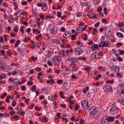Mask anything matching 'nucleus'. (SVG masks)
Segmentation results:
<instances>
[{
  "mask_svg": "<svg viewBox=\"0 0 124 124\" xmlns=\"http://www.w3.org/2000/svg\"><path fill=\"white\" fill-rule=\"evenodd\" d=\"M89 113L90 115H92L94 118H98V117H99V113L96 111V107H91L89 110Z\"/></svg>",
  "mask_w": 124,
  "mask_h": 124,
  "instance_id": "1",
  "label": "nucleus"
},
{
  "mask_svg": "<svg viewBox=\"0 0 124 124\" xmlns=\"http://www.w3.org/2000/svg\"><path fill=\"white\" fill-rule=\"evenodd\" d=\"M74 53L76 56H81L84 53V50L80 47H76L74 49Z\"/></svg>",
  "mask_w": 124,
  "mask_h": 124,
  "instance_id": "2",
  "label": "nucleus"
},
{
  "mask_svg": "<svg viewBox=\"0 0 124 124\" xmlns=\"http://www.w3.org/2000/svg\"><path fill=\"white\" fill-rule=\"evenodd\" d=\"M48 29L51 34H56L57 33V29H56L55 25L50 24Z\"/></svg>",
  "mask_w": 124,
  "mask_h": 124,
  "instance_id": "3",
  "label": "nucleus"
},
{
  "mask_svg": "<svg viewBox=\"0 0 124 124\" xmlns=\"http://www.w3.org/2000/svg\"><path fill=\"white\" fill-rule=\"evenodd\" d=\"M81 106L83 108V109H88L89 108V102L83 100L81 102Z\"/></svg>",
  "mask_w": 124,
  "mask_h": 124,
  "instance_id": "4",
  "label": "nucleus"
},
{
  "mask_svg": "<svg viewBox=\"0 0 124 124\" xmlns=\"http://www.w3.org/2000/svg\"><path fill=\"white\" fill-rule=\"evenodd\" d=\"M104 91L105 92H113V89H112V86L107 85L106 86H104Z\"/></svg>",
  "mask_w": 124,
  "mask_h": 124,
  "instance_id": "5",
  "label": "nucleus"
},
{
  "mask_svg": "<svg viewBox=\"0 0 124 124\" xmlns=\"http://www.w3.org/2000/svg\"><path fill=\"white\" fill-rule=\"evenodd\" d=\"M100 47H109L110 45H109V42L106 41L105 42H102L99 44Z\"/></svg>",
  "mask_w": 124,
  "mask_h": 124,
  "instance_id": "6",
  "label": "nucleus"
},
{
  "mask_svg": "<svg viewBox=\"0 0 124 124\" xmlns=\"http://www.w3.org/2000/svg\"><path fill=\"white\" fill-rule=\"evenodd\" d=\"M111 71L112 73H116V72H119L120 71V67L117 66H112L111 67Z\"/></svg>",
  "mask_w": 124,
  "mask_h": 124,
  "instance_id": "7",
  "label": "nucleus"
},
{
  "mask_svg": "<svg viewBox=\"0 0 124 124\" xmlns=\"http://www.w3.org/2000/svg\"><path fill=\"white\" fill-rule=\"evenodd\" d=\"M41 9L43 11H47L48 6H47L46 2H43V6H42Z\"/></svg>",
  "mask_w": 124,
  "mask_h": 124,
  "instance_id": "8",
  "label": "nucleus"
},
{
  "mask_svg": "<svg viewBox=\"0 0 124 124\" xmlns=\"http://www.w3.org/2000/svg\"><path fill=\"white\" fill-rule=\"evenodd\" d=\"M110 112L111 113L114 112V113H118L119 112V108H117V107H113L111 108L109 110Z\"/></svg>",
  "mask_w": 124,
  "mask_h": 124,
  "instance_id": "9",
  "label": "nucleus"
},
{
  "mask_svg": "<svg viewBox=\"0 0 124 124\" xmlns=\"http://www.w3.org/2000/svg\"><path fill=\"white\" fill-rule=\"evenodd\" d=\"M68 61L70 62H78V59L74 58L73 57H69L68 59Z\"/></svg>",
  "mask_w": 124,
  "mask_h": 124,
  "instance_id": "10",
  "label": "nucleus"
},
{
  "mask_svg": "<svg viewBox=\"0 0 124 124\" xmlns=\"http://www.w3.org/2000/svg\"><path fill=\"white\" fill-rule=\"evenodd\" d=\"M77 31L78 33H79V34L82 33L84 31V30H83V28L81 27L77 28Z\"/></svg>",
  "mask_w": 124,
  "mask_h": 124,
  "instance_id": "11",
  "label": "nucleus"
},
{
  "mask_svg": "<svg viewBox=\"0 0 124 124\" xmlns=\"http://www.w3.org/2000/svg\"><path fill=\"white\" fill-rule=\"evenodd\" d=\"M6 67L4 66L3 64H2L1 62H0V69H1L2 70H5V71H7L8 70V69L7 70L5 69Z\"/></svg>",
  "mask_w": 124,
  "mask_h": 124,
  "instance_id": "12",
  "label": "nucleus"
},
{
  "mask_svg": "<svg viewBox=\"0 0 124 124\" xmlns=\"http://www.w3.org/2000/svg\"><path fill=\"white\" fill-rule=\"evenodd\" d=\"M52 42H53V43H55V44H61V41L60 40L55 39L52 40Z\"/></svg>",
  "mask_w": 124,
  "mask_h": 124,
  "instance_id": "13",
  "label": "nucleus"
},
{
  "mask_svg": "<svg viewBox=\"0 0 124 124\" xmlns=\"http://www.w3.org/2000/svg\"><path fill=\"white\" fill-rule=\"evenodd\" d=\"M88 16L89 17V18L92 19V18H93V17H94V14H93V13L92 12H90L88 14Z\"/></svg>",
  "mask_w": 124,
  "mask_h": 124,
  "instance_id": "14",
  "label": "nucleus"
},
{
  "mask_svg": "<svg viewBox=\"0 0 124 124\" xmlns=\"http://www.w3.org/2000/svg\"><path fill=\"white\" fill-rule=\"evenodd\" d=\"M92 58L93 59H98V57H97V53H93L91 55Z\"/></svg>",
  "mask_w": 124,
  "mask_h": 124,
  "instance_id": "15",
  "label": "nucleus"
},
{
  "mask_svg": "<svg viewBox=\"0 0 124 124\" xmlns=\"http://www.w3.org/2000/svg\"><path fill=\"white\" fill-rule=\"evenodd\" d=\"M32 14L34 17H37V10L34 9L32 10Z\"/></svg>",
  "mask_w": 124,
  "mask_h": 124,
  "instance_id": "16",
  "label": "nucleus"
},
{
  "mask_svg": "<svg viewBox=\"0 0 124 124\" xmlns=\"http://www.w3.org/2000/svg\"><path fill=\"white\" fill-rule=\"evenodd\" d=\"M63 36L64 37H69V36H70V32H68V31H66L64 34H63Z\"/></svg>",
  "mask_w": 124,
  "mask_h": 124,
  "instance_id": "17",
  "label": "nucleus"
},
{
  "mask_svg": "<svg viewBox=\"0 0 124 124\" xmlns=\"http://www.w3.org/2000/svg\"><path fill=\"white\" fill-rule=\"evenodd\" d=\"M19 12L20 13V15H27V12L26 11H24V10H20L19 11Z\"/></svg>",
  "mask_w": 124,
  "mask_h": 124,
  "instance_id": "18",
  "label": "nucleus"
},
{
  "mask_svg": "<svg viewBox=\"0 0 124 124\" xmlns=\"http://www.w3.org/2000/svg\"><path fill=\"white\" fill-rule=\"evenodd\" d=\"M14 21V17L12 16H9V23H12Z\"/></svg>",
  "mask_w": 124,
  "mask_h": 124,
  "instance_id": "19",
  "label": "nucleus"
},
{
  "mask_svg": "<svg viewBox=\"0 0 124 124\" xmlns=\"http://www.w3.org/2000/svg\"><path fill=\"white\" fill-rule=\"evenodd\" d=\"M114 120H115V118H114V117H108V119H107L108 122H109V121L110 122H114Z\"/></svg>",
  "mask_w": 124,
  "mask_h": 124,
  "instance_id": "20",
  "label": "nucleus"
},
{
  "mask_svg": "<svg viewBox=\"0 0 124 124\" xmlns=\"http://www.w3.org/2000/svg\"><path fill=\"white\" fill-rule=\"evenodd\" d=\"M92 50L93 51H95V50H97V49H98V45H94L92 47Z\"/></svg>",
  "mask_w": 124,
  "mask_h": 124,
  "instance_id": "21",
  "label": "nucleus"
},
{
  "mask_svg": "<svg viewBox=\"0 0 124 124\" xmlns=\"http://www.w3.org/2000/svg\"><path fill=\"white\" fill-rule=\"evenodd\" d=\"M117 36L119 38H123V37H124V34H123V33H122L121 32H118L117 33Z\"/></svg>",
  "mask_w": 124,
  "mask_h": 124,
  "instance_id": "22",
  "label": "nucleus"
},
{
  "mask_svg": "<svg viewBox=\"0 0 124 124\" xmlns=\"http://www.w3.org/2000/svg\"><path fill=\"white\" fill-rule=\"evenodd\" d=\"M56 60L59 62H62V57L60 56H57Z\"/></svg>",
  "mask_w": 124,
  "mask_h": 124,
  "instance_id": "23",
  "label": "nucleus"
},
{
  "mask_svg": "<svg viewBox=\"0 0 124 124\" xmlns=\"http://www.w3.org/2000/svg\"><path fill=\"white\" fill-rule=\"evenodd\" d=\"M77 44L80 46V47H83L84 46V44L83 43L80 42L79 41L77 42Z\"/></svg>",
  "mask_w": 124,
  "mask_h": 124,
  "instance_id": "24",
  "label": "nucleus"
},
{
  "mask_svg": "<svg viewBox=\"0 0 124 124\" xmlns=\"http://www.w3.org/2000/svg\"><path fill=\"white\" fill-rule=\"evenodd\" d=\"M60 94L61 97H62V99L65 98V96H64V95H63V92H62V91L60 92Z\"/></svg>",
  "mask_w": 124,
  "mask_h": 124,
  "instance_id": "25",
  "label": "nucleus"
},
{
  "mask_svg": "<svg viewBox=\"0 0 124 124\" xmlns=\"http://www.w3.org/2000/svg\"><path fill=\"white\" fill-rule=\"evenodd\" d=\"M78 60L79 61H86V57H82V56H80L79 58H78Z\"/></svg>",
  "mask_w": 124,
  "mask_h": 124,
  "instance_id": "26",
  "label": "nucleus"
},
{
  "mask_svg": "<svg viewBox=\"0 0 124 124\" xmlns=\"http://www.w3.org/2000/svg\"><path fill=\"white\" fill-rule=\"evenodd\" d=\"M103 56V53L102 52H99L98 54H97V57H98V59H99L100 57H102Z\"/></svg>",
  "mask_w": 124,
  "mask_h": 124,
  "instance_id": "27",
  "label": "nucleus"
},
{
  "mask_svg": "<svg viewBox=\"0 0 124 124\" xmlns=\"http://www.w3.org/2000/svg\"><path fill=\"white\" fill-rule=\"evenodd\" d=\"M81 16H82V13L80 12H78L77 13V17L78 18H79V17H81Z\"/></svg>",
  "mask_w": 124,
  "mask_h": 124,
  "instance_id": "28",
  "label": "nucleus"
},
{
  "mask_svg": "<svg viewBox=\"0 0 124 124\" xmlns=\"http://www.w3.org/2000/svg\"><path fill=\"white\" fill-rule=\"evenodd\" d=\"M37 57H34L33 56L31 57V59L32 60V61H33L34 62H35V61H37Z\"/></svg>",
  "mask_w": 124,
  "mask_h": 124,
  "instance_id": "29",
  "label": "nucleus"
},
{
  "mask_svg": "<svg viewBox=\"0 0 124 124\" xmlns=\"http://www.w3.org/2000/svg\"><path fill=\"white\" fill-rule=\"evenodd\" d=\"M53 54H54L53 52H48L47 54V58H51V57H52V55H53Z\"/></svg>",
  "mask_w": 124,
  "mask_h": 124,
  "instance_id": "30",
  "label": "nucleus"
},
{
  "mask_svg": "<svg viewBox=\"0 0 124 124\" xmlns=\"http://www.w3.org/2000/svg\"><path fill=\"white\" fill-rule=\"evenodd\" d=\"M46 19L47 20L48 19H49L51 20V19H53V16H46Z\"/></svg>",
  "mask_w": 124,
  "mask_h": 124,
  "instance_id": "31",
  "label": "nucleus"
},
{
  "mask_svg": "<svg viewBox=\"0 0 124 124\" xmlns=\"http://www.w3.org/2000/svg\"><path fill=\"white\" fill-rule=\"evenodd\" d=\"M98 2H99V0H93V4H95L96 5V4H98Z\"/></svg>",
  "mask_w": 124,
  "mask_h": 124,
  "instance_id": "32",
  "label": "nucleus"
},
{
  "mask_svg": "<svg viewBox=\"0 0 124 124\" xmlns=\"http://www.w3.org/2000/svg\"><path fill=\"white\" fill-rule=\"evenodd\" d=\"M84 70L85 71H88V72H90V71H89V70H91V67H90L89 66L85 67V68H84Z\"/></svg>",
  "mask_w": 124,
  "mask_h": 124,
  "instance_id": "33",
  "label": "nucleus"
},
{
  "mask_svg": "<svg viewBox=\"0 0 124 124\" xmlns=\"http://www.w3.org/2000/svg\"><path fill=\"white\" fill-rule=\"evenodd\" d=\"M70 72H71V71H70V70H67L65 73V74L66 75H69L70 74Z\"/></svg>",
  "mask_w": 124,
  "mask_h": 124,
  "instance_id": "34",
  "label": "nucleus"
},
{
  "mask_svg": "<svg viewBox=\"0 0 124 124\" xmlns=\"http://www.w3.org/2000/svg\"><path fill=\"white\" fill-rule=\"evenodd\" d=\"M22 5H27L28 4V2L26 1H23L21 2Z\"/></svg>",
  "mask_w": 124,
  "mask_h": 124,
  "instance_id": "35",
  "label": "nucleus"
},
{
  "mask_svg": "<svg viewBox=\"0 0 124 124\" xmlns=\"http://www.w3.org/2000/svg\"><path fill=\"white\" fill-rule=\"evenodd\" d=\"M60 107H62V108H63L64 109H65L66 108V105L64 104H61L60 105Z\"/></svg>",
  "mask_w": 124,
  "mask_h": 124,
  "instance_id": "36",
  "label": "nucleus"
},
{
  "mask_svg": "<svg viewBox=\"0 0 124 124\" xmlns=\"http://www.w3.org/2000/svg\"><path fill=\"white\" fill-rule=\"evenodd\" d=\"M118 25V27H124V23L119 22Z\"/></svg>",
  "mask_w": 124,
  "mask_h": 124,
  "instance_id": "37",
  "label": "nucleus"
},
{
  "mask_svg": "<svg viewBox=\"0 0 124 124\" xmlns=\"http://www.w3.org/2000/svg\"><path fill=\"white\" fill-rule=\"evenodd\" d=\"M0 43H3V42H4L3 41V37L0 36Z\"/></svg>",
  "mask_w": 124,
  "mask_h": 124,
  "instance_id": "38",
  "label": "nucleus"
},
{
  "mask_svg": "<svg viewBox=\"0 0 124 124\" xmlns=\"http://www.w3.org/2000/svg\"><path fill=\"white\" fill-rule=\"evenodd\" d=\"M24 29H25V27H22L20 29V31L22 33H24Z\"/></svg>",
  "mask_w": 124,
  "mask_h": 124,
  "instance_id": "39",
  "label": "nucleus"
},
{
  "mask_svg": "<svg viewBox=\"0 0 124 124\" xmlns=\"http://www.w3.org/2000/svg\"><path fill=\"white\" fill-rule=\"evenodd\" d=\"M17 51H18V53L20 54V55L22 54V49L20 47H18L17 48Z\"/></svg>",
  "mask_w": 124,
  "mask_h": 124,
  "instance_id": "40",
  "label": "nucleus"
},
{
  "mask_svg": "<svg viewBox=\"0 0 124 124\" xmlns=\"http://www.w3.org/2000/svg\"><path fill=\"white\" fill-rule=\"evenodd\" d=\"M35 70H36V71H37L38 72H40V71H41V68L37 67L35 69Z\"/></svg>",
  "mask_w": 124,
  "mask_h": 124,
  "instance_id": "41",
  "label": "nucleus"
},
{
  "mask_svg": "<svg viewBox=\"0 0 124 124\" xmlns=\"http://www.w3.org/2000/svg\"><path fill=\"white\" fill-rule=\"evenodd\" d=\"M99 25H100V22H97L96 24H95L94 25L95 28H98V26H99Z\"/></svg>",
  "mask_w": 124,
  "mask_h": 124,
  "instance_id": "42",
  "label": "nucleus"
},
{
  "mask_svg": "<svg viewBox=\"0 0 124 124\" xmlns=\"http://www.w3.org/2000/svg\"><path fill=\"white\" fill-rule=\"evenodd\" d=\"M117 59L119 62H123V58L120 57V56H118Z\"/></svg>",
  "mask_w": 124,
  "mask_h": 124,
  "instance_id": "43",
  "label": "nucleus"
},
{
  "mask_svg": "<svg viewBox=\"0 0 124 124\" xmlns=\"http://www.w3.org/2000/svg\"><path fill=\"white\" fill-rule=\"evenodd\" d=\"M19 81H13V84H14V86H16V87H17V86H18V82Z\"/></svg>",
  "mask_w": 124,
  "mask_h": 124,
  "instance_id": "44",
  "label": "nucleus"
},
{
  "mask_svg": "<svg viewBox=\"0 0 124 124\" xmlns=\"http://www.w3.org/2000/svg\"><path fill=\"white\" fill-rule=\"evenodd\" d=\"M57 16H58V17L60 18V17H62V13H61V12H58Z\"/></svg>",
  "mask_w": 124,
  "mask_h": 124,
  "instance_id": "45",
  "label": "nucleus"
},
{
  "mask_svg": "<svg viewBox=\"0 0 124 124\" xmlns=\"http://www.w3.org/2000/svg\"><path fill=\"white\" fill-rule=\"evenodd\" d=\"M37 5L38 7H41L43 5V3H38Z\"/></svg>",
  "mask_w": 124,
  "mask_h": 124,
  "instance_id": "46",
  "label": "nucleus"
},
{
  "mask_svg": "<svg viewBox=\"0 0 124 124\" xmlns=\"http://www.w3.org/2000/svg\"><path fill=\"white\" fill-rule=\"evenodd\" d=\"M12 106H13V107H15V106H16V101L13 100V103H12Z\"/></svg>",
  "mask_w": 124,
  "mask_h": 124,
  "instance_id": "47",
  "label": "nucleus"
},
{
  "mask_svg": "<svg viewBox=\"0 0 124 124\" xmlns=\"http://www.w3.org/2000/svg\"><path fill=\"white\" fill-rule=\"evenodd\" d=\"M32 89H33V90H32L33 92H35V91H36V86L33 85V86H32Z\"/></svg>",
  "mask_w": 124,
  "mask_h": 124,
  "instance_id": "48",
  "label": "nucleus"
},
{
  "mask_svg": "<svg viewBox=\"0 0 124 124\" xmlns=\"http://www.w3.org/2000/svg\"><path fill=\"white\" fill-rule=\"evenodd\" d=\"M102 7H99V8L97 9L98 12H100L101 11H102Z\"/></svg>",
  "mask_w": 124,
  "mask_h": 124,
  "instance_id": "49",
  "label": "nucleus"
},
{
  "mask_svg": "<svg viewBox=\"0 0 124 124\" xmlns=\"http://www.w3.org/2000/svg\"><path fill=\"white\" fill-rule=\"evenodd\" d=\"M104 40H105V36H102V38H101V41H102V42H103L104 41Z\"/></svg>",
  "mask_w": 124,
  "mask_h": 124,
  "instance_id": "50",
  "label": "nucleus"
},
{
  "mask_svg": "<svg viewBox=\"0 0 124 124\" xmlns=\"http://www.w3.org/2000/svg\"><path fill=\"white\" fill-rule=\"evenodd\" d=\"M101 74L98 75L97 77L95 78L96 80H97L98 78H101Z\"/></svg>",
  "mask_w": 124,
  "mask_h": 124,
  "instance_id": "51",
  "label": "nucleus"
},
{
  "mask_svg": "<svg viewBox=\"0 0 124 124\" xmlns=\"http://www.w3.org/2000/svg\"><path fill=\"white\" fill-rule=\"evenodd\" d=\"M57 84H62V80L60 79L57 81Z\"/></svg>",
  "mask_w": 124,
  "mask_h": 124,
  "instance_id": "52",
  "label": "nucleus"
},
{
  "mask_svg": "<svg viewBox=\"0 0 124 124\" xmlns=\"http://www.w3.org/2000/svg\"><path fill=\"white\" fill-rule=\"evenodd\" d=\"M61 31H62V32H64V31H65V28L64 27H62L61 28Z\"/></svg>",
  "mask_w": 124,
  "mask_h": 124,
  "instance_id": "53",
  "label": "nucleus"
},
{
  "mask_svg": "<svg viewBox=\"0 0 124 124\" xmlns=\"http://www.w3.org/2000/svg\"><path fill=\"white\" fill-rule=\"evenodd\" d=\"M103 23H104L105 24H107V20L105 18H103L102 19Z\"/></svg>",
  "mask_w": 124,
  "mask_h": 124,
  "instance_id": "54",
  "label": "nucleus"
},
{
  "mask_svg": "<svg viewBox=\"0 0 124 124\" xmlns=\"http://www.w3.org/2000/svg\"><path fill=\"white\" fill-rule=\"evenodd\" d=\"M40 17L41 19H43L44 18V17H45V16L44 15H42V14H40Z\"/></svg>",
  "mask_w": 124,
  "mask_h": 124,
  "instance_id": "55",
  "label": "nucleus"
},
{
  "mask_svg": "<svg viewBox=\"0 0 124 124\" xmlns=\"http://www.w3.org/2000/svg\"><path fill=\"white\" fill-rule=\"evenodd\" d=\"M41 36H42V34H40L38 36H37L36 37V39H37V40L39 39V37H41Z\"/></svg>",
  "mask_w": 124,
  "mask_h": 124,
  "instance_id": "56",
  "label": "nucleus"
},
{
  "mask_svg": "<svg viewBox=\"0 0 124 124\" xmlns=\"http://www.w3.org/2000/svg\"><path fill=\"white\" fill-rule=\"evenodd\" d=\"M18 73H19V75L21 76L23 74V72L21 70H19L18 71Z\"/></svg>",
  "mask_w": 124,
  "mask_h": 124,
  "instance_id": "57",
  "label": "nucleus"
},
{
  "mask_svg": "<svg viewBox=\"0 0 124 124\" xmlns=\"http://www.w3.org/2000/svg\"><path fill=\"white\" fill-rule=\"evenodd\" d=\"M3 6L4 7H7L8 6V4H7V3H3Z\"/></svg>",
  "mask_w": 124,
  "mask_h": 124,
  "instance_id": "58",
  "label": "nucleus"
},
{
  "mask_svg": "<svg viewBox=\"0 0 124 124\" xmlns=\"http://www.w3.org/2000/svg\"><path fill=\"white\" fill-rule=\"evenodd\" d=\"M75 36H76L75 35H73L71 36L72 40H75Z\"/></svg>",
  "mask_w": 124,
  "mask_h": 124,
  "instance_id": "59",
  "label": "nucleus"
},
{
  "mask_svg": "<svg viewBox=\"0 0 124 124\" xmlns=\"http://www.w3.org/2000/svg\"><path fill=\"white\" fill-rule=\"evenodd\" d=\"M79 121V124H84V120L82 119H80Z\"/></svg>",
  "mask_w": 124,
  "mask_h": 124,
  "instance_id": "60",
  "label": "nucleus"
},
{
  "mask_svg": "<svg viewBox=\"0 0 124 124\" xmlns=\"http://www.w3.org/2000/svg\"><path fill=\"white\" fill-rule=\"evenodd\" d=\"M117 47H120V46H123V44L120 43H118L117 44Z\"/></svg>",
  "mask_w": 124,
  "mask_h": 124,
  "instance_id": "61",
  "label": "nucleus"
},
{
  "mask_svg": "<svg viewBox=\"0 0 124 124\" xmlns=\"http://www.w3.org/2000/svg\"><path fill=\"white\" fill-rule=\"evenodd\" d=\"M16 74H17V72H16V71H13V72L12 73V75H13L14 76H15V75H16Z\"/></svg>",
  "mask_w": 124,
  "mask_h": 124,
  "instance_id": "62",
  "label": "nucleus"
},
{
  "mask_svg": "<svg viewBox=\"0 0 124 124\" xmlns=\"http://www.w3.org/2000/svg\"><path fill=\"white\" fill-rule=\"evenodd\" d=\"M13 118H14V119H17V120H18L19 116H18V115H14L13 116Z\"/></svg>",
  "mask_w": 124,
  "mask_h": 124,
  "instance_id": "63",
  "label": "nucleus"
},
{
  "mask_svg": "<svg viewBox=\"0 0 124 124\" xmlns=\"http://www.w3.org/2000/svg\"><path fill=\"white\" fill-rule=\"evenodd\" d=\"M124 50H120V54L121 55H124Z\"/></svg>",
  "mask_w": 124,
  "mask_h": 124,
  "instance_id": "64",
  "label": "nucleus"
}]
</instances>
